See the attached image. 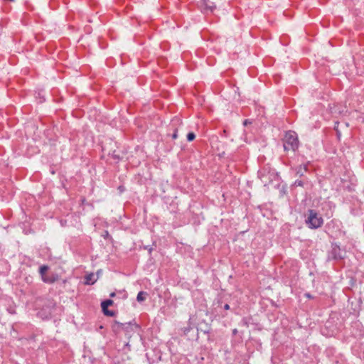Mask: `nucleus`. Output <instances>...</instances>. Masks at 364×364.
<instances>
[{
    "label": "nucleus",
    "instance_id": "1",
    "mask_svg": "<svg viewBox=\"0 0 364 364\" xmlns=\"http://www.w3.org/2000/svg\"><path fill=\"white\" fill-rule=\"evenodd\" d=\"M305 223L310 229L314 230L321 227L323 224V218L313 209L308 210L307 216L305 219Z\"/></svg>",
    "mask_w": 364,
    "mask_h": 364
},
{
    "label": "nucleus",
    "instance_id": "2",
    "mask_svg": "<svg viewBox=\"0 0 364 364\" xmlns=\"http://www.w3.org/2000/svg\"><path fill=\"white\" fill-rule=\"evenodd\" d=\"M277 176V173L269 164L264 165L258 171V177L264 184L275 180Z\"/></svg>",
    "mask_w": 364,
    "mask_h": 364
},
{
    "label": "nucleus",
    "instance_id": "3",
    "mask_svg": "<svg viewBox=\"0 0 364 364\" xmlns=\"http://www.w3.org/2000/svg\"><path fill=\"white\" fill-rule=\"evenodd\" d=\"M299 147V140L294 132H287L284 139V149L285 151L292 150L295 151Z\"/></svg>",
    "mask_w": 364,
    "mask_h": 364
},
{
    "label": "nucleus",
    "instance_id": "4",
    "mask_svg": "<svg viewBox=\"0 0 364 364\" xmlns=\"http://www.w3.org/2000/svg\"><path fill=\"white\" fill-rule=\"evenodd\" d=\"M346 251L341 250V247L336 244H333L331 250L328 254V258L331 259L340 260L345 257Z\"/></svg>",
    "mask_w": 364,
    "mask_h": 364
},
{
    "label": "nucleus",
    "instance_id": "5",
    "mask_svg": "<svg viewBox=\"0 0 364 364\" xmlns=\"http://www.w3.org/2000/svg\"><path fill=\"white\" fill-rule=\"evenodd\" d=\"M199 6L204 13L213 12L215 7L214 4L209 0H201Z\"/></svg>",
    "mask_w": 364,
    "mask_h": 364
},
{
    "label": "nucleus",
    "instance_id": "6",
    "mask_svg": "<svg viewBox=\"0 0 364 364\" xmlns=\"http://www.w3.org/2000/svg\"><path fill=\"white\" fill-rule=\"evenodd\" d=\"M113 301L111 299H106L101 303L102 311L105 315L108 316H114L115 313L113 311L108 309V307L112 305Z\"/></svg>",
    "mask_w": 364,
    "mask_h": 364
},
{
    "label": "nucleus",
    "instance_id": "7",
    "mask_svg": "<svg viewBox=\"0 0 364 364\" xmlns=\"http://www.w3.org/2000/svg\"><path fill=\"white\" fill-rule=\"evenodd\" d=\"M41 279L46 284H53L58 279V275L56 274H46Z\"/></svg>",
    "mask_w": 364,
    "mask_h": 364
},
{
    "label": "nucleus",
    "instance_id": "8",
    "mask_svg": "<svg viewBox=\"0 0 364 364\" xmlns=\"http://www.w3.org/2000/svg\"><path fill=\"white\" fill-rule=\"evenodd\" d=\"M308 164L300 165L295 168L296 174L299 176H303L304 173L308 171Z\"/></svg>",
    "mask_w": 364,
    "mask_h": 364
},
{
    "label": "nucleus",
    "instance_id": "9",
    "mask_svg": "<svg viewBox=\"0 0 364 364\" xmlns=\"http://www.w3.org/2000/svg\"><path fill=\"white\" fill-rule=\"evenodd\" d=\"M97 281V278L93 273L86 274L85 277V284L87 285L93 284Z\"/></svg>",
    "mask_w": 364,
    "mask_h": 364
},
{
    "label": "nucleus",
    "instance_id": "10",
    "mask_svg": "<svg viewBox=\"0 0 364 364\" xmlns=\"http://www.w3.org/2000/svg\"><path fill=\"white\" fill-rule=\"evenodd\" d=\"M49 267L48 265H41L39 268V274L43 278L44 276L46 275V272L48 270Z\"/></svg>",
    "mask_w": 364,
    "mask_h": 364
},
{
    "label": "nucleus",
    "instance_id": "11",
    "mask_svg": "<svg viewBox=\"0 0 364 364\" xmlns=\"http://www.w3.org/2000/svg\"><path fill=\"white\" fill-rule=\"evenodd\" d=\"M146 293L144 292V291H139L137 294V296H136V300L139 301V302H142L144 301L145 299H146Z\"/></svg>",
    "mask_w": 364,
    "mask_h": 364
},
{
    "label": "nucleus",
    "instance_id": "12",
    "mask_svg": "<svg viewBox=\"0 0 364 364\" xmlns=\"http://www.w3.org/2000/svg\"><path fill=\"white\" fill-rule=\"evenodd\" d=\"M196 137V135L193 132H189L188 134H187V140L188 141H193Z\"/></svg>",
    "mask_w": 364,
    "mask_h": 364
},
{
    "label": "nucleus",
    "instance_id": "13",
    "mask_svg": "<svg viewBox=\"0 0 364 364\" xmlns=\"http://www.w3.org/2000/svg\"><path fill=\"white\" fill-rule=\"evenodd\" d=\"M295 185L296 186H304V182L301 180H296L295 181Z\"/></svg>",
    "mask_w": 364,
    "mask_h": 364
},
{
    "label": "nucleus",
    "instance_id": "14",
    "mask_svg": "<svg viewBox=\"0 0 364 364\" xmlns=\"http://www.w3.org/2000/svg\"><path fill=\"white\" fill-rule=\"evenodd\" d=\"M126 325L131 326L132 327V326H134L136 328H138V326H136V325H132V324H131V323H126V324L121 323V326H126Z\"/></svg>",
    "mask_w": 364,
    "mask_h": 364
},
{
    "label": "nucleus",
    "instance_id": "15",
    "mask_svg": "<svg viewBox=\"0 0 364 364\" xmlns=\"http://www.w3.org/2000/svg\"><path fill=\"white\" fill-rule=\"evenodd\" d=\"M177 137H178L177 132H176V131H175V132L172 134V138L173 139H177Z\"/></svg>",
    "mask_w": 364,
    "mask_h": 364
},
{
    "label": "nucleus",
    "instance_id": "16",
    "mask_svg": "<svg viewBox=\"0 0 364 364\" xmlns=\"http://www.w3.org/2000/svg\"><path fill=\"white\" fill-rule=\"evenodd\" d=\"M223 308L225 310H228V309H230V306H229V304H226L224 305Z\"/></svg>",
    "mask_w": 364,
    "mask_h": 364
},
{
    "label": "nucleus",
    "instance_id": "17",
    "mask_svg": "<svg viewBox=\"0 0 364 364\" xmlns=\"http://www.w3.org/2000/svg\"><path fill=\"white\" fill-rule=\"evenodd\" d=\"M112 157H113L114 159H119V156H118V155H117V154H115L114 153H113V154H112Z\"/></svg>",
    "mask_w": 364,
    "mask_h": 364
},
{
    "label": "nucleus",
    "instance_id": "18",
    "mask_svg": "<svg viewBox=\"0 0 364 364\" xmlns=\"http://www.w3.org/2000/svg\"><path fill=\"white\" fill-rule=\"evenodd\" d=\"M305 296L307 297V298H309V299L312 298V296L309 293H306L305 294Z\"/></svg>",
    "mask_w": 364,
    "mask_h": 364
},
{
    "label": "nucleus",
    "instance_id": "19",
    "mask_svg": "<svg viewBox=\"0 0 364 364\" xmlns=\"http://www.w3.org/2000/svg\"><path fill=\"white\" fill-rule=\"evenodd\" d=\"M115 295H116L115 292H112V293L109 294V296H110V297H114V296H115Z\"/></svg>",
    "mask_w": 364,
    "mask_h": 364
},
{
    "label": "nucleus",
    "instance_id": "20",
    "mask_svg": "<svg viewBox=\"0 0 364 364\" xmlns=\"http://www.w3.org/2000/svg\"><path fill=\"white\" fill-rule=\"evenodd\" d=\"M237 329H234V330L232 331V333H233L234 335H236V334H237Z\"/></svg>",
    "mask_w": 364,
    "mask_h": 364
},
{
    "label": "nucleus",
    "instance_id": "21",
    "mask_svg": "<svg viewBox=\"0 0 364 364\" xmlns=\"http://www.w3.org/2000/svg\"><path fill=\"white\" fill-rule=\"evenodd\" d=\"M248 123H249V122L247 119L244 121V125H247Z\"/></svg>",
    "mask_w": 364,
    "mask_h": 364
},
{
    "label": "nucleus",
    "instance_id": "22",
    "mask_svg": "<svg viewBox=\"0 0 364 364\" xmlns=\"http://www.w3.org/2000/svg\"><path fill=\"white\" fill-rule=\"evenodd\" d=\"M122 293L124 294V297L126 298L127 297L126 292L124 291H123Z\"/></svg>",
    "mask_w": 364,
    "mask_h": 364
},
{
    "label": "nucleus",
    "instance_id": "23",
    "mask_svg": "<svg viewBox=\"0 0 364 364\" xmlns=\"http://www.w3.org/2000/svg\"><path fill=\"white\" fill-rule=\"evenodd\" d=\"M109 235V233L107 231L105 232V237H107Z\"/></svg>",
    "mask_w": 364,
    "mask_h": 364
}]
</instances>
